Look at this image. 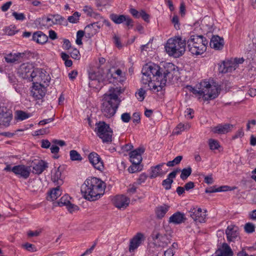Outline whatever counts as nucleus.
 <instances>
[{"label": "nucleus", "mask_w": 256, "mask_h": 256, "mask_svg": "<svg viewBox=\"0 0 256 256\" xmlns=\"http://www.w3.org/2000/svg\"><path fill=\"white\" fill-rule=\"evenodd\" d=\"M142 82L144 84H148L149 89L154 92L162 90L166 85L167 77L170 74V71L163 70L154 63L146 64L142 69Z\"/></svg>", "instance_id": "obj_1"}, {"label": "nucleus", "mask_w": 256, "mask_h": 256, "mask_svg": "<svg viewBox=\"0 0 256 256\" xmlns=\"http://www.w3.org/2000/svg\"><path fill=\"white\" fill-rule=\"evenodd\" d=\"M122 92L120 88H110L103 96L101 111L103 115L108 118L112 117L121 102L118 96Z\"/></svg>", "instance_id": "obj_2"}, {"label": "nucleus", "mask_w": 256, "mask_h": 256, "mask_svg": "<svg viewBox=\"0 0 256 256\" xmlns=\"http://www.w3.org/2000/svg\"><path fill=\"white\" fill-rule=\"evenodd\" d=\"M106 184L96 178L87 179L81 186V192L84 198L94 201L104 194Z\"/></svg>", "instance_id": "obj_3"}, {"label": "nucleus", "mask_w": 256, "mask_h": 256, "mask_svg": "<svg viewBox=\"0 0 256 256\" xmlns=\"http://www.w3.org/2000/svg\"><path fill=\"white\" fill-rule=\"evenodd\" d=\"M192 92L194 94L202 96L204 100L208 101L217 98L220 92V89L218 86L204 80L197 84L195 88H193Z\"/></svg>", "instance_id": "obj_4"}, {"label": "nucleus", "mask_w": 256, "mask_h": 256, "mask_svg": "<svg viewBox=\"0 0 256 256\" xmlns=\"http://www.w3.org/2000/svg\"><path fill=\"white\" fill-rule=\"evenodd\" d=\"M208 40L202 35H192L187 41L189 52L194 55L202 54L206 50Z\"/></svg>", "instance_id": "obj_5"}, {"label": "nucleus", "mask_w": 256, "mask_h": 256, "mask_svg": "<svg viewBox=\"0 0 256 256\" xmlns=\"http://www.w3.org/2000/svg\"><path fill=\"white\" fill-rule=\"evenodd\" d=\"M186 42L180 37H175L168 40L165 50L170 56L178 58L182 56L186 50Z\"/></svg>", "instance_id": "obj_6"}, {"label": "nucleus", "mask_w": 256, "mask_h": 256, "mask_svg": "<svg viewBox=\"0 0 256 256\" xmlns=\"http://www.w3.org/2000/svg\"><path fill=\"white\" fill-rule=\"evenodd\" d=\"M95 132L103 142H110L112 141V130L105 122H100L96 123Z\"/></svg>", "instance_id": "obj_7"}, {"label": "nucleus", "mask_w": 256, "mask_h": 256, "mask_svg": "<svg viewBox=\"0 0 256 256\" xmlns=\"http://www.w3.org/2000/svg\"><path fill=\"white\" fill-rule=\"evenodd\" d=\"M152 238L154 246L157 248H166L171 242L170 235L162 232L154 231Z\"/></svg>", "instance_id": "obj_8"}, {"label": "nucleus", "mask_w": 256, "mask_h": 256, "mask_svg": "<svg viewBox=\"0 0 256 256\" xmlns=\"http://www.w3.org/2000/svg\"><path fill=\"white\" fill-rule=\"evenodd\" d=\"M30 78L34 82H38L48 86L50 77L46 72L43 69L36 68L30 74Z\"/></svg>", "instance_id": "obj_9"}, {"label": "nucleus", "mask_w": 256, "mask_h": 256, "mask_svg": "<svg viewBox=\"0 0 256 256\" xmlns=\"http://www.w3.org/2000/svg\"><path fill=\"white\" fill-rule=\"evenodd\" d=\"M47 86L38 82H33V86L30 92L31 95L36 100H42L45 96Z\"/></svg>", "instance_id": "obj_10"}, {"label": "nucleus", "mask_w": 256, "mask_h": 256, "mask_svg": "<svg viewBox=\"0 0 256 256\" xmlns=\"http://www.w3.org/2000/svg\"><path fill=\"white\" fill-rule=\"evenodd\" d=\"M31 169L30 166L20 164L12 167V172L16 176L24 179L28 178L30 174Z\"/></svg>", "instance_id": "obj_11"}, {"label": "nucleus", "mask_w": 256, "mask_h": 256, "mask_svg": "<svg viewBox=\"0 0 256 256\" xmlns=\"http://www.w3.org/2000/svg\"><path fill=\"white\" fill-rule=\"evenodd\" d=\"M110 18L116 24L125 22V24L129 28L133 26L132 20L128 16L112 14L110 15Z\"/></svg>", "instance_id": "obj_12"}, {"label": "nucleus", "mask_w": 256, "mask_h": 256, "mask_svg": "<svg viewBox=\"0 0 256 256\" xmlns=\"http://www.w3.org/2000/svg\"><path fill=\"white\" fill-rule=\"evenodd\" d=\"M206 211L202 212V210L200 208L196 209L193 208L191 209L188 213L190 216L196 222H204L206 219Z\"/></svg>", "instance_id": "obj_13"}, {"label": "nucleus", "mask_w": 256, "mask_h": 256, "mask_svg": "<svg viewBox=\"0 0 256 256\" xmlns=\"http://www.w3.org/2000/svg\"><path fill=\"white\" fill-rule=\"evenodd\" d=\"M34 69L32 64L28 62L24 63L20 66L18 73L22 78H29Z\"/></svg>", "instance_id": "obj_14"}, {"label": "nucleus", "mask_w": 256, "mask_h": 256, "mask_svg": "<svg viewBox=\"0 0 256 256\" xmlns=\"http://www.w3.org/2000/svg\"><path fill=\"white\" fill-rule=\"evenodd\" d=\"M30 168H32V172L40 174L48 168V164L42 160H34L32 161Z\"/></svg>", "instance_id": "obj_15"}, {"label": "nucleus", "mask_w": 256, "mask_h": 256, "mask_svg": "<svg viewBox=\"0 0 256 256\" xmlns=\"http://www.w3.org/2000/svg\"><path fill=\"white\" fill-rule=\"evenodd\" d=\"M226 234L228 242H234L239 238L238 228L234 225H230L227 227Z\"/></svg>", "instance_id": "obj_16"}, {"label": "nucleus", "mask_w": 256, "mask_h": 256, "mask_svg": "<svg viewBox=\"0 0 256 256\" xmlns=\"http://www.w3.org/2000/svg\"><path fill=\"white\" fill-rule=\"evenodd\" d=\"M12 119V113L10 110L6 108H0V125L4 126H9L10 122Z\"/></svg>", "instance_id": "obj_17"}, {"label": "nucleus", "mask_w": 256, "mask_h": 256, "mask_svg": "<svg viewBox=\"0 0 256 256\" xmlns=\"http://www.w3.org/2000/svg\"><path fill=\"white\" fill-rule=\"evenodd\" d=\"M46 24L49 26L55 24H66V19L60 14L50 15L45 20Z\"/></svg>", "instance_id": "obj_18"}, {"label": "nucleus", "mask_w": 256, "mask_h": 256, "mask_svg": "<svg viewBox=\"0 0 256 256\" xmlns=\"http://www.w3.org/2000/svg\"><path fill=\"white\" fill-rule=\"evenodd\" d=\"M90 162L92 164L94 168L102 171L104 168V163L100 156L96 152L90 153L88 156Z\"/></svg>", "instance_id": "obj_19"}, {"label": "nucleus", "mask_w": 256, "mask_h": 256, "mask_svg": "<svg viewBox=\"0 0 256 256\" xmlns=\"http://www.w3.org/2000/svg\"><path fill=\"white\" fill-rule=\"evenodd\" d=\"M60 167L54 168L51 172V180L55 186H61L64 184Z\"/></svg>", "instance_id": "obj_20"}, {"label": "nucleus", "mask_w": 256, "mask_h": 256, "mask_svg": "<svg viewBox=\"0 0 256 256\" xmlns=\"http://www.w3.org/2000/svg\"><path fill=\"white\" fill-rule=\"evenodd\" d=\"M70 197L68 195H64L62 196L58 202V205L60 206H66L68 210L72 213L78 210V206L72 204L70 201Z\"/></svg>", "instance_id": "obj_21"}, {"label": "nucleus", "mask_w": 256, "mask_h": 256, "mask_svg": "<svg viewBox=\"0 0 256 256\" xmlns=\"http://www.w3.org/2000/svg\"><path fill=\"white\" fill-rule=\"evenodd\" d=\"M144 240V234L141 232L137 233L130 240L129 246L130 252H133L136 249Z\"/></svg>", "instance_id": "obj_22"}, {"label": "nucleus", "mask_w": 256, "mask_h": 256, "mask_svg": "<svg viewBox=\"0 0 256 256\" xmlns=\"http://www.w3.org/2000/svg\"><path fill=\"white\" fill-rule=\"evenodd\" d=\"M233 126L228 124H218L217 126L211 128V132L214 134H223L230 132Z\"/></svg>", "instance_id": "obj_23"}, {"label": "nucleus", "mask_w": 256, "mask_h": 256, "mask_svg": "<svg viewBox=\"0 0 256 256\" xmlns=\"http://www.w3.org/2000/svg\"><path fill=\"white\" fill-rule=\"evenodd\" d=\"M144 150L138 148L130 152V160L132 164L139 165L142 160V154L144 153Z\"/></svg>", "instance_id": "obj_24"}, {"label": "nucleus", "mask_w": 256, "mask_h": 256, "mask_svg": "<svg viewBox=\"0 0 256 256\" xmlns=\"http://www.w3.org/2000/svg\"><path fill=\"white\" fill-rule=\"evenodd\" d=\"M236 62L232 59L224 61L220 66L219 70L222 73L230 72L236 68Z\"/></svg>", "instance_id": "obj_25"}, {"label": "nucleus", "mask_w": 256, "mask_h": 256, "mask_svg": "<svg viewBox=\"0 0 256 256\" xmlns=\"http://www.w3.org/2000/svg\"><path fill=\"white\" fill-rule=\"evenodd\" d=\"M130 201V199L124 195L117 196L114 200V206L118 208H126Z\"/></svg>", "instance_id": "obj_26"}, {"label": "nucleus", "mask_w": 256, "mask_h": 256, "mask_svg": "<svg viewBox=\"0 0 256 256\" xmlns=\"http://www.w3.org/2000/svg\"><path fill=\"white\" fill-rule=\"evenodd\" d=\"M224 44V38L216 35L212 36L210 42V46L216 50H222Z\"/></svg>", "instance_id": "obj_27"}, {"label": "nucleus", "mask_w": 256, "mask_h": 256, "mask_svg": "<svg viewBox=\"0 0 256 256\" xmlns=\"http://www.w3.org/2000/svg\"><path fill=\"white\" fill-rule=\"evenodd\" d=\"M180 171V170H176L172 171L168 174V178L162 181V185L166 190L170 189L172 184L173 182V178H176L177 173Z\"/></svg>", "instance_id": "obj_28"}, {"label": "nucleus", "mask_w": 256, "mask_h": 256, "mask_svg": "<svg viewBox=\"0 0 256 256\" xmlns=\"http://www.w3.org/2000/svg\"><path fill=\"white\" fill-rule=\"evenodd\" d=\"M164 163H161L151 168V172L150 176V178H154L158 176H162L166 174V172H162V167L164 164Z\"/></svg>", "instance_id": "obj_29"}, {"label": "nucleus", "mask_w": 256, "mask_h": 256, "mask_svg": "<svg viewBox=\"0 0 256 256\" xmlns=\"http://www.w3.org/2000/svg\"><path fill=\"white\" fill-rule=\"evenodd\" d=\"M32 40L38 44H44L47 42L48 38L42 32L38 31L34 33Z\"/></svg>", "instance_id": "obj_30"}, {"label": "nucleus", "mask_w": 256, "mask_h": 256, "mask_svg": "<svg viewBox=\"0 0 256 256\" xmlns=\"http://www.w3.org/2000/svg\"><path fill=\"white\" fill-rule=\"evenodd\" d=\"M186 218L184 214L180 212H176L173 214L169 218V222L175 224H181L184 222Z\"/></svg>", "instance_id": "obj_31"}, {"label": "nucleus", "mask_w": 256, "mask_h": 256, "mask_svg": "<svg viewBox=\"0 0 256 256\" xmlns=\"http://www.w3.org/2000/svg\"><path fill=\"white\" fill-rule=\"evenodd\" d=\"M233 252L230 246L226 244H222V249L216 252V256H232Z\"/></svg>", "instance_id": "obj_32"}, {"label": "nucleus", "mask_w": 256, "mask_h": 256, "mask_svg": "<svg viewBox=\"0 0 256 256\" xmlns=\"http://www.w3.org/2000/svg\"><path fill=\"white\" fill-rule=\"evenodd\" d=\"M24 56V53L18 52L14 54L10 53L4 56V59L6 62L8 63H14L18 60L20 58H22Z\"/></svg>", "instance_id": "obj_33"}, {"label": "nucleus", "mask_w": 256, "mask_h": 256, "mask_svg": "<svg viewBox=\"0 0 256 256\" xmlns=\"http://www.w3.org/2000/svg\"><path fill=\"white\" fill-rule=\"evenodd\" d=\"M56 186V188H52L49 192V194L47 197L48 200L53 201L56 200L62 194V190L60 188V186Z\"/></svg>", "instance_id": "obj_34"}, {"label": "nucleus", "mask_w": 256, "mask_h": 256, "mask_svg": "<svg viewBox=\"0 0 256 256\" xmlns=\"http://www.w3.org/2000/svg\"><path fill=\"white\" fill-rule=\"evenodd\" d=\"M168 208L169 206L166 204L158 206L156 209V217L160 219L162 218L168 210Z\"/></svg>", "instance_id": "obj_35"}, {"label": "nucleus", "mask_w": 256, "mask_h": 256, "mask_svg": "<svg viewBox=\"0 0 256 256\" xmlns=\"http://www.w3.org/2000/svg\"><path fill=\"white\" fill-rule=\"evenodd\" d=\"M190 127V125L188 123L186 124H179L176 128V131L174 134H178L180 132H182L185 130L189 129Z\"/></svg>", "instance_id": "obj_36"}, {"label": "nucleus", "mask_w": 256, "mask_h": 256, "mask_svg": "<svg viewBox=\"0 0 256 256\" xmlns=\"http://www.w3.org/2000/svg\"><path fill=\"white\" fill-rule=\"evenodd\" d=\"M70 160L72 161H81L82 157L80 154L75 150H72L70 152Z\"/></svg>", "instance_id": "obj_37"}, {"label": "nucleus", "mask_w": 256, "mask_h": 256, "mask_svg": "<svg viewBox=\"0 0 256 256\" xmlns=\"http://www.w3.org/2000/svg\"><path fill=\"white\" fill-rule=\"evenodd\" d=\"M31 114L27 113L22 110H18L16 112V118L17 119L23 120L31 116Z\"/></svg>", "instance_id": "obj_38"}, {"label": "nucleus", "mask_w": 256, "mask_h": 256, "mask_svg": "<svg viewBox=\"0 0 256 256\" xmlns=\"http://www.w3.org/2000/svg\"><path fill=\"white\" fill-rule=\"evenodd\" d=\"M208 145L210 150H218L220 147L218 142L212 138L208 140Z\"/></svg>", "instance_id": "obj_39"}, {"label": "nucleus", "mask_w": 256, "mask_h": 256, "mask_svg": "<svg viewBox=\"0 0 256 256\" xmlns=\"http://www.w3.org/2000/svg\"><path fill=\"white\" fill-rule=\"evenodd\" d=\"M192 172V170L190 167L184 168L182 170V173L180 176V178L182 180H186L190 175Z\"/></svg>", "instance_id": "obj_40"}, {"label": "nucleus", "mask_w": 256, "mask_h": 256, "mask_svg": "<svg viewBox=\"0 0 256 256\" xmlns=\"http://www.w3.org/2000/svg\"><path fill=\"white\" fill-rule=\"evenodd\" d=\"M146 90L143 88H140L136 92V96L140 102L144 100L146 96Z\"/></svg>", "instance_id": "obj_41"}, {"label": "nucleus", "mask_w": 256, "mask_h": 256, "mask_svg": "<svg viewBox=\"0 0 256 256\" xmlns=\"http://www.w3.org/2000/svg\"><path fill=\"white\" fill-rule=\"evenodd\" d=\"M256 226L251 222H248L244 226V230L247 233H252L254 232Z\"/></svg>", "instance_id": "obj_42"}, {"label": "nucleus", "mask_w": 256, "mask_h": 256, "mask_svg": "<svg viewBox=\"0 0 256 256\" xmlns=\"http://www.w3.org/2000/svg\"><path fill=\"white\" fill-rule=\"evenodd\" d=\"M80 16L78 12H75L72 16H68V20L70 23H76L79 20Z\"/></svg>", "instance_id": "obj_43"}, {"label": "nucleus", "mask_w": 256, "mask_h": 256, "mask_svg": "<svg viewBox=\"0 0 256 256\" xmlns=\"http://www.w3.org/2000/svg\"><path fill=\"white\" fill-rule=\"evenodd\" d=\"M114 78H120V81H123L124 79V76L122 71L120 69H117L112 74Z\"/></svg>", "instance_id": "obj_44"}, {"label": "nucleus", "mask_w": 256, "mask_h": 256, "mask_svg": "<svg viewBox=\"0 0 256 256\" xmlns=\"http://www.w3.org/2000/svg\"><path fill=\"white\" fill-rule=\"evenodd\" d=\"M113 0H96L97 6H104L109 4Z\"/></svg>", "instance_id": "obj_45"}, {"label": "nucleus", "mask_w": 256, "mask_h": 256, "mask_svg": "<svg viewBox=\"0 0 256 256\" xmlns=\"http://www.w3.org/2000/svg\"><path fill=\"white\" fill-rule=\"evenodd\" d=\"M12 16L18 20H24L26 19V16L23 13H18L14 12L12 13Z\"/></svg>", "instance_id": "obj_46"}, {"label": "nucleus", "mask_w": 256, "mask_h": 256, "mask_svg": "<svg viewBox=\"0 0 256 256\" xmlns=\"http://www.w3.org/2000/svg\"><path fill=\"white\" fill-rule=\"evenodd\" d=\"M42 229L37 230L34 231L29 230L27 234H28V236H29V237L38 236H40V234L42 233Z\"/></svg>", "instance_id": "obj_47"}, {"label": "nucleus", "mask_w": 256, "mask_h": 256, "mask_svg": "<svg viewBox=\"0 0 256 256\" xmlns=\"http://www.w3.org/2000/svg\"><path fill=\"white\" fill-rule=\"evenodd\" d=\"M24 247L28 251L34 252L36 251L35 246L30 243H26L24 245Z\"/></svg>", "instance_id": "obj_48"}, {"label": "nucleus", "mask_w": 256, "mask_h": 256, "mask_svg": "<svg viewBox=\"0 0 256 256\" xmlns=\"http://www.w3.org/2000/svg\"><path fill=\"white\" fill-rule=\"evenodd\" d=\"M70 56L73 58L78 60L80 58L79 50L76 48H74L70 52Z\"/></svg>", "instance_id": "obj_49"}, {"label": "nucleus", "mask_w": 256, "mask_h": 256, "mask_svg": "<svg viewBox=\"0 0 256 256\" xmlns=\"http://www.w3.org/2000/svg\"><path fill=\"white\" fill-rule=\"evenodd\" d=\"M130 115L128 112L124 113L121 116V119L124 122H128L130 120Z\"/></svg>", "instance_id": "obj_50"}, {"label": "nucleus", "mask_w": 256, "mask_h": 256, "mask_svg": "<svg viewBox=\"0 0 256 256\" xmlns=\"http://www.w3.org/2000/svg\"><path fill=\"white\" fill-rule=\"evenodd\" d=\"M149 15L144 10L140 11V18H142L144 21L148 22L149 20Z\"/></svg>", "instance_id": "obj_51"}, {"label": "nucleus", "mask_w": 256, "mask_h": 256, "mask_svg": "<svg viewBox=\"0 0 256 256\" xmlns=\"http://www.w3.org/2000/svg\"><path fill=\"white\" fill-rule=\"evenodd\" d=\"M235 188H231L230 187L228 186H220L217 188L218 192H226L228 190H234Z\"/></svg>", "instance_id": "obj_52"}, {"label": "nucleus", "mask_w": 256, "mask_h": 256, "mask_svg": "<svg viewBox=\"0 0 256 256\" xmlns=\"http://www.w3.org/2000/svg\"><path fill=\"white\" fill-rule=\"evenodd\" d=\"M12 4V2L11 1L6 2L1 6L2 10L4 12H6L9 9Z\"/></svg>", "instance_id": "obj_53"}, {"label": "nucleus", "mask_w": 256, "mask_h": 256, "mask_svg": "<svg viewBox=\"0 0 256 256\" xmlns=\"http://www.w3.org/2000/svg\"><path fill=\"white\" fill-rule=\"evenodd\" d=\"M41 146L44 148H48L50 146V142L48 140H42L41 141Z\"/></svg>", "instance_id": "obj_54"}, {"label": "nucleus", "mask_w": 256, "mask_h": 256, "mask_svg": "<svg viewBox=\"0 0 256 256\" xmlns=\"http://www.w3.org/2000/svg\"><path fill=\"white\" fill-rule=\"evenodd\" d=\"M204 182L208 184H213L214 180L212 176V174H210L208 176H204Z\"/></svg>", "instance_id": "obj_55"}, {"label": "nucleus", "mask_w": 256, "mask_h": 256, "mask_svg": "<svg viewBox=\"0 0 256 256\" xmlns=\"http://www.w3.org/2000/svg\"><path fill=\"white\" fill-rule=\"evenodd\" d=\"M194 110L192 108H187L185 111L186 116L188 118L192 119L193 118L194 116L192 114H194Z\"/></svg>", "instance_id": "obj_56"}, {"label": "nucleus", "mask_w": 256, "mask_h": 256, "mask_svg": "<svg viewBox=\"0 0 256 256\" xmlns=\"http://www.w3.org/2000/svg\"><path fill=\"white\" fill-rule=\"evenodd\" d=\"M140 116L138 113L135 112L132 116V121L134 123L138 124L140 122Z\"/></svg>", "instance_id": "obj_57"}, {"label": "nucleus", "mask_w": 256, "mask_h": 256, "mask_svg": "<svg viewBox=\"0 0 256 256\" xmlns=\"http://www.w3.org/2000/svg\"><path fill=\"white\" fill-rule=\"evenodd\" d=\"M146 178H147V176L146 174H141L138 180V183L139 184H141L142 183L145 182Z\"/></svg>", "instance_id": "obj_58"}, {"label": "nucleus", "mask_w": 256, "mask_h": 256, "mask_svg": "<svg viewBox=\"0 0 256 256\" xmlns=\"http://www.w3.org/2000/svg\"><path fill=\"white\" fill-rule=\"evenodd\" d=\"M130 13L136 18H140V12L134 8H130Z\"/></svg>", "instance_id": "obj_59"}, {"label": "nucleus", "mask_w": 256, "mask_h": 256, "mask_svg": "<svg viewBox=\"0 0 256 256\" xmlns=\"http://www.w3.org/2000/svg\"><path fill=\"white\" fill-rule=\"evenodd\" d=\"M50 152L52 154H58L59 152L60 148L58 146L52 144L50 148Z\"/></svg>", "instance_id": "obj_60"}, {"label": "nucleus", "mask_w": 256, "mask_h": 256, "mask_svg": "<svg viewBox=\"0 0 256 256\" xmlns=\"http://www.w3.org/2000/svg\"><path fill=\"white\" fill-rule=\"evenodd\" d=\"M194 186V182H189L186 184L184 185V188L186 190H189L191 189H192Z\"/></svg>", "instance_id": "obj_61"}, {"label": "nucleus", "mask_w": 256, "mask_h": 256, "mask_svg": "<svg viewBox=\"0 0 256 256\" xmlns=\"http://www.w3.org/2000/svg\"><path fill=\"white\" fill-rule=\"evenodd\" d=\"M96 244H93L90 248L87 249L83 254H82L80 256H85L88 254H90L92 253Z\"/></svg>", "instance_id": "obj_62"}, {"label": "nucleus", "mask_w": 256, "mask_h": 256, "mask_svg": "<svg viewBox=\"0 0 256 256\" xmlns=\"http://www.w3.org/2000/svg\"><path fill=\"white\" fill-rule=\"evenodd\" d=\"M248 216L250 219L256 220V209L250 212L248 214Z\"/></svg>", "instance_id": "obj_63"}, {"label": "nucleus", "mask_w": 256, "mask_h": 256, "mask_svg": "<svg viewBox=\"0 0 256 256\" xmlns=\"http://www.w3.org/2000/svg\"><path fill=\"white\" fill-rule=\"evenodd\" d=\"M174 252L172 248H168L164 252V256H173Z\"/></svg>", "instance_id": "obj_64"}]
</instances>
